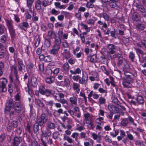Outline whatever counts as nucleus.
Here are the masks:
<instances>
[{
  "label": "nucleus",
  "mask_w": 146,
  "mask_h": 146,
  "mask_svg": "<svg viewBox=\"0 0 146 146\" xmlns=\"http://www.w3.org/2000/svg\"><path fill=\"white\" fill-rule=\"evenodd\" d=\"M126 77L122 81V84L124 88H130L132 86L131 83L134 80V76L131 72H125L124 74Z\"/></svg>",
  "instance_id": "obj_1"
},
{
  "label": "nucleus",
  "mask_w": 146,
  "mask_h": 146,
  "mask_svg": "<svg viewBox=\"0 0 146 146\" xmlns=\"http://www.w3.org/2000/svg\"><path fill=\"white\" fill-rule=\"evenodd\" d=\"M42 134L41 140L44 146L47 145H51L52 143V139L49 138V137L51 134V132L49 129H47L46 131H42Z\"/></svg>",
  "instance_id": "obj_2"
},
{
  "label": "nucleus",
  "mask_w": 146,
  "mask_h": 146,
  "mask_svg": "<svg viewBox=\"0 0 146 146\" xmlns=\"http://www.w3.org/2000/svg\"><path fill=\"white\" fill-rule=\"evenodd\" d=\"M13 105V108L15 112L18 113H20L23 108V102L21 101H15Z\"/></svg>",
  "instance_id": "obj_3"
},
{
  "label": "nucleus",
  "mask_w": 146,
  "mask_h": 146,
  "mask_svg": "<svg viewBox=\"0 0 146 146\" xmlns=\"http://www.w3.org/2000/svg\"><path fill=\"white\" fill-rule=\"evenodd\" d=\"M15 77V78L13 80L12 76L10 75L9 76V78L10 80V82L13 83L14 88H16L17 90H18L19 88V87L21 86L20 82L19 80L18 76Z\"/></svg>",
  "instance_id": "obj_4"
},
{
  "label": "nucleus",
  "mask_w": 146,
  "mask_h": 146,
  "mask_svg": "<svg viewBox=\"0 0 146 146\" xmlns=\"http://www.w3.org/2000/svg\"><path fill=\"white\" fill-rule=\"evenodd\" d=\"M8 81L5 78H0V91L2 92H5L7 91L6 86Z\"/></svg>",
  "instance_id": "obj_5"
},
{
  "label": "nucleus",
  "mask_w": 146,
  "mask_h": 146,
  "mask_svg": "<svg viewBox=\"0 0 146 146\" xmlns=\"http://www.w3.org/2000/svg\"><path fill=\"white\" fill-rule=\"evenodd\" d=\"M47 121L46 115L44 113L42 114L40 117L38 118L36 120V123L40 126H42Z\"/></svg>",
  "instance_id": "obj_6"
},
{
  "label": "nucleus",
  "mask_w": 146,
  "mask_h": 146,
  "mask_svg": "<svg viewBox=\"0 0 146 146\" xmlns=\"http://www.w3.org/2000/svg\"><path fill=\"white\" fill-rule=\"evenodd\" d=\"M134 122L133 119L131 117H129L128 118L122 119L121 122V125L124 127L127 126L128 124H131L132 123Z\"/></svg>",
  "instance_id": "obj_7"
},
{
  "label": "nucleus",
  "mask_w": 146,
  "mask_h": 146,
  "mask_svg": "<svg viewBox=\"0 0 146 146\" xmlns=\"http://www.w3.org/2000/svg\"><path fill=\"white\" fill-rule=\"evenodd\" d=\"M17 67L18 71L21 73L25 71V68L23 60L19 58L17 59Z\"/></svg>",
  "instance_id": "obj_8"
},
{
  "label": "nucleus",
  "mask_w": 146,
  "mask_h": 146,
  "mask_svg": "<svg viewBox=\"0 0 146 146\" xmlns=\"http://www.w3.org/2000/svg\"><path fill=\"white\" fill-rule=\"evenodd\" d=\"M82 77H80L79 80V83L81 84L84 85L85 86H86L88 80V76L87 74H84L83 73H82Z\"/></svg>",
  "instance_id": "obj_9"
},
{
  "label": "nucleus",
  "mask_w": 146,
  "mask_h": 146,
  "mask_svg": "<svg viewBox=\"0 0 146 146\" xmlns=\"http://www.w3.org/2000/svg\"><path fill=\"white\" fill-rule=\"evenodd\" d=\"M107 48L109 51V53L113 54L115 53L117 46L113 44H109L107 45Z\"/></svg>",
  "instance_id": "obj_10"
},
{
  "label": "nucleus",
  "mask_w": 146,
  "mask_h": 146,
  "mask_svg": "<svg viewBox=\"0 0 146 146\" xmlns=\"http://www.w3.org/2000/svg\"><path fill=\"white\" fill-rule=\"evenodd\" d=\"M28 83L32 86L34 88L36 87L38 85L37 80L35 77H32L28 82Z\"/></svg>",
  "instance_id": "obj_11"
},
{
  "label": "nucleus",
  "mask_w": 146,
  "mask_h": 146,
  "mask_svg": "<svg viewBox=\"0 0 146 146\" xmlns=\"http://www.w3.org/2000/svg\"><path fill=\"white\" fill-rule=\"evenodd\" d=\"M60 48L53 46L52 49L50 51V54L55 56H57L58 55V51Z\"/></svg>",
  "instance_id": "obj_12"
},
{
  "label": "nucleus",
  "mask_w": 146,
  "mask_h": 146,
  "mask_svg": "<svg viewBox=\"0 0 146 146\" xmlns=\"http://www.w3.org/2000/svg\"><path fill=\"white\" fill-rule=\"evenodd\" d=\"M135 7L137 8L138 10L141 12L142 13H145L146 10L145 8L140 3H136Z\"/></svg>",
  "instance_id": "obj_13"
},
{
  "label": "nucleus",
  "mask_w": 146,
  "mask_h": 146,
  "mask_svg": "<svg viewBox=\"0 0 146 146\" xmlns=\"http://www.w3.org/2000/svg\"><path fill=\"white\" fill-rule=\"evenodd\" d=\"M132 19L133 21H138L140 20L141 17L137 13L135 12L132 14Z\"/></svg>",
  "instance_id": "obj_14"
},
{
  "label": "nucleus",
  "mask_w": 146,
  "mask_h": 146,
  "mask_svg": "<svg viewBox=\"0 0 146 146\" xmlns=\"http://www.w3.org/2000/svg\"><path fill=\"white\" fill-rule=\"evenodd\" d=\"M18 26L21 29L26 31L25 29H27L29 26L28 23L26 22H24L21 23Z\"/></svg>",
  "instance_id": "obj_15"
},
{
  "label": "nucleus",
  "mask_w": 146,
  "mask_h": 146,
  "mask_svg": "<svg viewBox=\"0 0 146 146\" xmlns=\"http://www.w3.org/2000/svg\"><path fill=\"white\" fill-rule=\"evenodd\" d=\"M62 54L63 57L66 60L68 59L71 56L70 51H68L67 49L64 50Z\"/></svg>",
  "instance_id": "obj_16"
},
{
  "label": "nucleus",
  "mask_w": 146,
  "mask_h": 146,
  "mask_svg": "<svg viewBox=\"0 0 146 146\" xmlns=\"http://www.w3.org/2000/svg\"><path fill=\"white\" fill-rule=\"evenodd\" d=\"M14 104V103L13 102V100L11 99L9 100V101H7L6 103V110H7V109H8L9 108H13V104Z\"/></svg>",
  "instance_id": "obj_17"
},
{
  "label": "nucleus",
  "mask_w": 146,
  "mask_h": 146,
  "mask_svg": "<svg viewBox=\"0 0 146 146\" xmlns=\"http://www.w3.org/2000/svg\"><path fill=\"white\" fill-rule=\"evenodd\" d=\"M136 29L139 31L143 30L145 28V25L142 23H137L136 25Z\"/></svg>",
  "instance_id": "obj_18"
},
{
  "label": "nucleus",
  "mask_w": 146,
  "mask_h": 146,
  "mask_svg": "<svg viewBox=\"0 0 146 146\" xmlns=\"http://www.w3.org/2000/svg\"><path fill=\"white\" fill-rule=\"evenodd\" d=\"M35 102L36 104L39 108L42 109L44 108L45 105L41 100L39 99H36Z\"/></svg>",
  "instance_id": "obj_19"
},
{
  "label": "nucleus",
  "mask_w": 146,
  "mask_h": 146,
  "mask_svg": "<svg viewBox=\"0 0 146 146\" xmlns=\"http://www.w3.org/2000/svg\"><path fill=\"white\" fill-rule=\"evenodd\" d=\"M22 139L21 137H16L14 139L13 144L15 146H19L18 145L21 142Z\"/></svg>",
  "instance_id": "obj_20"
},
{
  "label": "nucleus",
  "mask_w": 146,
  "mask_h": 146,
  "mask_svg": "<svg viewBox=\"0 0 146 146\" xmlns=\"http://www.w3.org/2000/svg\"><path fill=\"white\" fill-rule=\"evenodd\" d=\"M130 66L129 64L127 62H125L123 66V70L124 72V73L125 72H129L130 71Z\"/></svg>",
  "instance_id": "obj_21"
},
{
  "label": "nucleus",
  "mask_w": 146,
  "mask_h": 146,
  "mask_svg": "<svg viewBox=\"0 0 146 146\" xmlns=\"http://www.w3.org/2000/svg\"><path fill=\"white\" fill-rule=\"evenodd\" d=\"M69 101L71 105H76L77 104V97L74 96L69 98Z\"/></svg>",
  "instance_id": "obj_22"
},
{
  "label": "nucleus",
  "mask_w": 146,
  "mask_h": 146,
  "mask_svg": "<svg viewBox=\"0 0 146 146\" xmlns=\"http://www.w3.org/2000/svg\"><path fill=\"white\" fill-rule=\"evenodd\" d=\"M55 39L54 44V46H56L60 48V45L61 42L60 38H57L56 37Z\"/></svg>",
  "instance_id": "obj_23"
},
{
  "label": "nucleus",
  "mask_w": 146,
  "mask_h": 146,
  "mask_svg": "<svg viewBox=\"0 0 146 146\" xmlns=\"http://www.w3.org/2000/svg\"><path fill=\"white\" fill-rule=\"evenodd\" d=\"M6 22L7 26L9 30L14 28L13 25V22L12 20H7Z\"/></svg>",
  "instance_id": "obj_24"
},
{
  "label": "nucleus",
  "mask_w": 146,
  "mask_h": 146,
  "mask_svg": "<svg viewBox=\"0 0 146 146\" xmlns=\"http://www.w3.org/2000/svg\"><path fill=\"white\" fill-rule=\"evenodd\" d=\"M55 80V78L52 76H51L48 78H46L45 79V81L46 82L49 84L52 83Z\"/></svg>",
  "instance_id": "obj_25"
},
{
  "label": "nucleus",
  "mask_w": 146,
  "mask_h": 146,
  "mask_svg": "<svg viewBox=\"0 0 146 146\" xmlns=\"http://www.w3.org/2000/svg\"><path fill=\"white\" fill-rule=\"evenodd\" d=\"M137 102L141 105L144 104V100L143 97L141 96H138L136 99Z\"/></svg>",
  "instance_id": "obj_26"
},
{
  "label": "nucleus",
  "mask_w": 146,
  "mask_h": 146,
  "mask_svg": "<svg viewBox=\"0 0 146 146\" xmlns=\"http://www.w3.org/2000/svg\"><path fill=\"white\" fill-rule=\"evenodd\" d=\"M11 70L13 72L15 76H18L17 67L15 65H14L11 67Z\"/></svg>",
  "instance_id": "obj_27"
},
{
  "label": "nucleus",
  "mask_w": 146,
  "mask_h": 146,
  "mask_svg": "<svg viewBox=\"0 0 146 146\" xmlns=\"http://www.w3.org/2000/svg\"><path fill=\"white\" fill-rule=\"evenodd\" d=\"M48 35L52 38H54L56 37V33L53 30H50L48 32Z\"/></svg>",
  "instance_id": "obj_28"
},
{
  "label": "nucleus",
  "mask_w": 146,
  "mask_h": 146,
  "mask_svg": "<svg viewBox=\"0 0 146 146\" xmlns=\"http://www.w3.org/2000/svg\"><path fill=\"white\" fill-rule=\"evenodd\" d=\"M56 126V124L50 121L48 122L47 126V127L50 129H54L55 128Z\"/></svg>",
  "instance_id": "obj_29"
},
{
  "label": "nucleus",
  "mask_w": 146,
  "mask_h": 146,
  "mask_svg": "<svg viewBox=\"0 0 146 146\" xmlns=\"http://www.w3.org/2000/svg\"><path fill=\"white\" fill-rule=\"evenodd\" d=\"M35 7L38 10H40L41 9V3L39 0H38L35 2Z\"/></svg>",
  "instance_id": "obj_30"
},
{
  "label": "nucleus",
  "mask_w": 146,
  "mask_h": 146,
  "mask_svg": "<svg viewBox=\"0 0 146 146\" xmlns=\"http://www.w3.org/2000/svg\"><path fill=\"white\" fill-rule=\"evenodd\" d=\"M96 54H93L91 56H88L87 57V59L90 58V62L92 63H94L96 62Z\"/></svg>",
  "instance_id": "obj_31"
},
{
  "label": "nucleus",
  "mask_w": 146,
  "mask_h": 146,
  "mask_svg": "<svg viewBox=\"0 0 146 146\" xmlns=\"http://www.w3.org/2000/svg\"><path fill=\"white\" fill-rule=\"evenodd\" d=\"M80 85L79 84L75 83H74L73 85V88L75 90H76L77 92L78 93L80 91L79 88Z\"/></svg>",
  "instance_id": "obj_32"
},
{
  "label": "nucleus",
  "mask_w": 146,
  "mask_h": 146,
  "mask_svg": "<svg viewBox=\"0 0 146 146\" xmlns=\"http://www.w3.org/2000/svg\"><path fill=\"white\" fill-rule=\"evenodd\" d=\"M98 100V103L99 105H104L106 103V99L102 97H100Z\"/></svg>",
  "instance_id": "obj_33"
},
{
  "label": "nucleus",
  "mask_w": 146,
  "mask_h": 146,
  "mask_svg": "<svg viewBox=\"0 0 146 146\" xmlns=\"http://www.w3.org/2000/svg\"><path fill=\"white\" fill-rule=\"evenodd\" d=\"M11 38L12 40H13L15 36V30L14 28L9 30Z\"/></svg>",
  "instance_id": "obj_34"
},
{
  "label": "nucleus",
  "mask_w": 146,
  "mask_h": 146,
  "mask_svg": "<svg viewBox=\"0 0 146 146\" xmlns=\"http://www.w3.org/2000/svg\"><path fill=\"white\" fill-rule=\"evenodd\" d=\"M69 66L67 62L65 63L63 66L62 70L65 72H67L69 70Z\"/></svg>",
  "instance_id": "obj_35"
},
{
  "label": "nucleus",
  "mask_w": 146,
  "mask_h": 146,
  "mask_svg": "<svg viewBox=\"0 0 146 146\" xmlns=\"http://www.w3.org/2000/svg\"><path fill=\"white\" fill-rule=\"evenodd\" d=\"M100 15L102 16L104 20L107 21H109L110 19V17L106 13H102L100 14Z\"/></svg>",
  "instance_id": "obj_36"
},
{
  "label": "nucleus",
  "mask_w": 146,
  "mask_h": 146,
  "mask_svg": "<svg viewBox=\"0 0 146 146\" xmlns=\"http://www.w3.org/2000/svg\"><path fill=\"white\" fill-rule=\"evenodd\" d=\"M13 108H9L8 109H7L6 110L8 112L9 115L10 117L13 116L15 115V112H14V110H12Z\"/></svg>",
  "instance_id": "obj_37"
},
{
  "label": "nucleus",
  "mask_w": 146,
  "mask_h": 146,
  "mask_svg": "<svg viewBox=\"0 0 146 146\" xmlns=\"http://www.w3.org/2000/svg\"><path fill=\"white\" fill-rule=\"evenodd\" d=\"M79 135V134L78 133L74 132L71 135V137L75 139V141H78V137Z\"/></svg>",
  "instance_id": "obj_38"
},
{
  "label": "nucleus",
  "mask_w": 146,
  "mask_h": 146,
  "mask_svg": "<svg viewBox=\"0 0 146 146\" xmlns=\"http://www.w3.org/2000/svg\"><path fill=\"white\" fill-rule=\"evenodd\" d=\"M39 125L36 123H35L34 125L33 131L35 133H36L39 130Z\"/></svg>",
  "instance_id": "obj_39"
},
{
  "label": "nucleus",
  "mask_w": 146,
  "mask_h": 146,
  "mask_svg": "<svg viewBox=\"0 0 146 146\" xmlns=\"http://www.w3.org/2000/svg\"><path fill=\"white\" fill-rule=\"evenodd\" d=\"M64 140L67 141L70 143H72L73 142L72 139L69 137L67 136L66 134L64 135Z\"/></svg>",
  "instance_id": "obj_40"
},
{
  "label": "nucleus",
  "mask_w": 146,
  "mask_h": 146,
  "mask_svg": "<svg viewBox=\"0 0 146 146\" xmlns=\"http://www.w3.org/2000/svg\"><path fill=\"white\" fill-rule=\"evenodd\" d=\"M6 30V29L3 25L0 23V35L3 34Z\"/></svg>",
  "instance_id": "obj_41"
},
{
  "label": "nucleus",
  "mask_w": 146,
  "mask_h": 146,
  "mask_svg": "<svg viewBox=\"0 0 146 146\" xmlns=\"http://www.w3.org/2000/svg\"><path fill=\"white\" fill-rule=\"evenodd\" d=\"M46 89L44 86H42L39 88L38 92L41 94L44 95Z\"/></svg>",
  "instance_id": "obj_42"
},
{
  "label": "nucleus",
  "mask_w": 146,
  "mask_h": 146,
  "mask_svg": "<svg viewBox=\"0 0 146 146\" xmlns=\"http://www.w3.org/2000/svg\"><path fill=\"white\" fill-rule=\"evenodd\" d=\"M44 44L45 45H46L47 47H49L50 46L51 44V43L50 38H45Z\"/></svg>",
  "instance_id": "obj_43"
},
{
  "label": "nucleus",
  "mask_w": 146,
  "mask_h": 146,
  "mask_svg": "<svg viewBox=\"0 0 146 146\" xmlns=\"http://www.w3.org/2000/svg\"><path fill=\"white\" fill-rule=\"evenodd\" d=\"M92 135L93 137V138L94 140L97 139L98 138V140H97V141L98 142H100L101 140V137L100 136H98V135L95 133H93Z\"/></svg>",
  "instance_id": "obj_44"
},
{
  "label": "nucleus",
  "mask_w": 146,
  "mask_h": 146,
  "mask_svg": "<svg viewBox=\"0 0 146 146\" xmlns=\"http://www.w3.org/2000/svg\"><path fill=\"white\" fill-rule=\"evenodd\" d=\"M57 101L61 103L63 105L65 104L67 106L68 105V103L67 100L64 98L57 100Z\"/></svg>",
  "instance_id": "obj_45"
},
{
  "label": "nucleus",
  "mask_w": 146,
  "mask_h": 146,
  "mask_svg": "<svg viewBox=\"0 0 146 146\" xmlns=\"http://www.w3.org/2000/svg\"><path fill=\"white\" fill-rule=\"evenodd\" d=\"M54 104V101L52 100H50L48 101H47L46 104L47 106H50V109L52 110V106Z\"/></svg>",
  "instance_id": "obj_46"
},
{
  "label": "nucleus",
  "mask_w": 146,
  "mask_h": 146,
  "mask_svg": "<svg viewBox=\"0 0 146 146\" xmlns=\"http://www.w3.org/2000/svg\"><path fill=\"white\" fill-rule=\"evenodd\" d=\"M81 26L87 32H89L90 31V28H88L87 25H85L84 23H81Z\"/></svg>",
  "instance_id": "obj_47"
},
{
  "label": "nucleus",
  "mask_w": 146,
  "mask_h": 146,
  "mask_svg": "<svg viewBox=\"0 0 146 146\" xmlns=\"http://www.w3.org/2000/svg\"><path fill=\"white\" fill-rule=\"evenodd\" d=\"M129 58L132 62H134V59L135 58V54L132 52H130L129 54Z\"/></svg>",
  "instance_id": "obj_48"
},
{
  "label": "nucleus",
  "mask_w": 146,
  "mask_h": 146,
  "mask_svg": "<svg viewBox=\"0 0 146 146\" xmlns=\"http://www.w3.org/2000/svg\"><path fill=\"white\" fill-rule=\"evenodd\" d=\"M116 107L114 105H109L108 106V109L110 112H114V110L115 109Z\"/></svg>",
  "instance_id": "obj_49"
},
{
  "label": "nucleus",
  "mask_w": 146,
  "mask_h": 146,
  "mask_svg": "<svg viewBox=\"0 0 146 146\" xmlns=\"http://www.w3.org/2000/svg\"><path fill=\"white\" fill-rule=\"evenodd\" d=\"M40 40L41 39L39 37H38L37 39L35 40L34 43V45L35 46V48H36L38 46L40 43Z\"/></svg>",
  "instance_id": "obj_50"
},
{
  "label": "nucleus",
  "mask_w": 146,
  "mask_h": 146,
  "mask_svg": "<svg viewBox=\"0 0 146 146\" xmlns=\"http://www.w3.org/2000/svg\"><path fill=\"white\" fill-rule=\"evenodd\" d=\"M102 1L103 3L109 4H111L113 2H117V1L115 0H102Z\"/></svg>",
  "instance_id": "obj_51"
},
{
  "label": "nucleus",
  "mask_w": 146,
  "mask_h": 146,
  "mask_svg": "<svg viewBox=\"0 0 146 146\" xmlns=\"http://www.w3.org/2000/svg\"><path fill=\"white\" fill-rule=\"evenodd\" d=\"M70 72L71 74H80L81 72V71L80 68H78L76 69L75 71H73L72 70H70Z\"/></svg>",
  "instance_id": "obj_52"
},
{
  "label": "nucleus",
  "mask_w": 146,
  "mask_h": 146,
  "mask_svg": "<svg viewBox=\"0 0 146 146\" xmlns=\"http://www.w3.org/2000/svg\"><path fill=\"white\" fill-rule=\"evenodd\" d=\"M60 135L59 133L57 131H55L53 133V137L54 139H57L59 137V136Z\"/></svg>",
  "instance_id": "obj_53"
},
{
  "label": "nucleus",
  "mask_w": 146,
  "mask_h": 146,
  "mask_svg": "<svg viewBox=\"0 0 146 146\" xmlns=\"http://www.w3.org/2000/svg\"><path fill=\"white\" fill-rule=\"evenodd\" d=\"M22 132V128L21 127H19L16 129L15 135H19L21 134Z\"/></svg>",
  "instance_id": "obj_54"
},
{
  "label": "nucleus",
  "mask_w": 146,
  "mask_h": 146,
  "mask_svg": "<svg viewBox=\"0 0 146 146\" xmlns=\"http://www.w3.org/2000/svg\"><path fill=\"white\" fill-rule=\"evenodd\" d=\"M64 82L65 86L67 87H68L70 85V81L69 79L67 78H66L64 79Z\"/></svg>",
  "instance_id": "obj_55"
},
{
  "label": "nucleus",
  "mask_w": 146,
  "mask_h": 146,
  "mask_svg": "<svg viewBox=\"0 0 146 146\" xmlns=\"http://www.w3.org/2000/svg\"><path fill=\"white\" fill-rule=\"evenodd\" d=\"M119 133V131L118 130H115V133L114 134L113 132H111L110 133V135L113 137H116L118 134Z\"/></svg>",
  "instance_id": "obj_56"
},
{
  "label": "nucleus",
  "mask_w": 146,
  "mask_h": 146,
  "mask_svg": "<svg viewBox=\"0 0 146 146\" xmlns=\"http://www.w3.org/2000/svg\"><path fill=\"white\" fill-rule=\"evenodd\" d=\"M5 139V135L4 134H2L0 136V143H2Z\"/></svg>",
  "instance_id": "obj_57"
},
{
  "label": "nucleus",
  "mask_w": 146,
  "mask_h": 146,
  "mask_svg": "<svg viewBox=\"0 0 146 146\" xmlns=\"http://www.w3.org/2000/svg\"><path fill=\"white\" fill-rule=\"evenodd\" d=\"M34 0H27V4L28 7H31Z\"/></svg>",
  "instance_id": "obj_58"
},
{
  "label": "nucleus",
  "mask_w": 146,
  "mask_h": 146,
  "mask_svg": "<svg viewBox=\"0 0 146 146\" xmlns=\"http://www.w3.org/2000/svg\"><path fill=\"white\" fill-rule=\"evenodd\" d=\"M112 102L118 106L119 105V104H120V102L118 101V99L115 98H114L112 100Z\"/></svg>",
  "instance_id": "obj_59"
},
{
  "label": "nucleus",
  "mask_w": 146,
  "mask_h": 146,
  "mask_svg": "<svg viewBox=\"0 0 146 146\" xmlns=\"http://www.w3.org/2000/svg\"><path fill=\"white\" fill-rule=\"evenodd\" d=\"M126 133L127 138L130 140H132L133 139V137L129 131H127Z\"/></svg>",
  "instance_id": "obj_60"
},
{
  "label": "nucleus",
  "mask_w": 146,
  "mask_h": 146,
  "mask_svg": "<svg viewBox=\"0 0 146 146\" xmlns=\"http://www.w3.org/2000/svg\"><path fill=\"white\" fill-rule=\"evenodd\" d=\"M94 3V2H92L90 1V2H88L86 4V7L88 8H93L94 6V5L92 3Z\"/></svg>",
  "instance_id": "obj_61"
},
{
  "label": "nucleus",
  "mask_w": 146,
  "mask_h": 146,
  "mask_svg": "<svg viewBox=\"0 0 146 146\" xmlns=\"http://www.w3.org/2000/svg\"><path fill=\"white\" fill-rule=\"evenodd\" d=\"M8 90L9 93L11 94L12 93L13 91V86L11 84H9L8 85Z\"/></svg>",
  "instance_id": "obj_62"
},
{
  "label": "nucleus",
  "mask_w": 146,
  "mask_h": 146,
  "mask_svg": "<svg viewBox=\"0 0 146 146\" xmlns=\"http://www.w3.org/2000/svg\"><path fill=\"white\" fill-rule=\"evenodd\" d=\"M69 6L67 8L68 10L70 11H71L74 8V6L73 3L72 2H70L69 4Z\"/></svg>",
  "instance_id": "obj_63"
},
{
  "label": "nucleus",
  "mask_w": 146,
  "mask_h": 146,
  "mask_svg": "<svg viewBox=\"0 0 146 146\" xmlns=\"http://www.w3.org/2000/svg\"><path fill=\"white\" fill-rule=\"evenodd\" d=\"M18 122L16 121H13L12 122L11 125L13 128L16 127L18 125Z\"/></svg>",
  "instance_id": "obj_64"
}]
</instances>
